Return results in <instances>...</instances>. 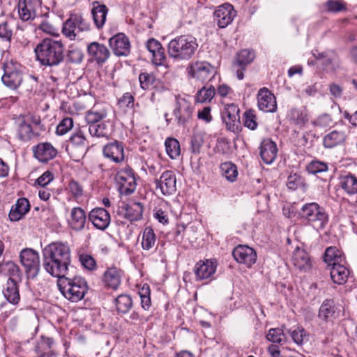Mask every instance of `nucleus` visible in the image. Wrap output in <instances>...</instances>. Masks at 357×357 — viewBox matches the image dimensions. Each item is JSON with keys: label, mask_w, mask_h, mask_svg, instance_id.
Wrapping results in <instances>:
<instances>
[{"label": "nucleus", "mask_w": 357, "mask_h": 357, "mask_svg": "<svg viewBox=\"0 0 357 357\" xmlns=\"http://www.w3.org/2000/svg\"><path fill=\"white\" fill-rule=\"evenodd\" d=\"M87 52L90 59L98 65H102L110 57L111 52L104 44L92 42L87 46Z\"/></svg>", "instance_id": "15"}, {"label": "nucleus", "mask_w": 357, "mask_h": 357, "mask_svg": "<svg viewBox=\"0 0 357 357\" xmlns=\"http://www.w3.org/2000/svg\"><path fill=\"white\" fill-rule=\"evenodd\" d=\"M116 181L121 194L129 195L136 189L137 179L135 172L130 167L120 169L116 174Z\"/></svg>", "instance_id": "7"}, {"label": "nucleus", "mask_w": 357, "mask_h": 357, "mask_svg": "<svg viewBox=\"0 0 357 357\" xmlns=\"http://www.w3.org/2000/svg\"><path fill=\"white\" fill-rule=\"evenodd\" d=\"M34 135L33 131L25 117L19 118L18 137L22 141H29Z\"/></svg>", "instance_id": "42"}, {"label": "nucleus", "mask_w": 357, "mask_h": 357, "mask_svg": "<svg viewBox=\"0 0 357 357\" xmlns=\"http://www.w3.org/2000/svg\"><path fill=\"white\" fill-rule=\"evenodd\" d=\"M17 8L19 17L22 20L28 21L35 17L36 13L30 1L19 0Z\"/></svg>", "instance_id": "35"}, {"label": "nucleus", "mask_w": 357, "mask_h": 357, "mask_svg": "<svg viewBox=\"0 0 357 357\" xmlns=\"http://www.w3.org/2000/svg\"><path fill=\"white\" fill-rule=\"evenodd\" d=\"M86 221L85 211L80 207L72 208L68 219L69 227L75 231H80L84 229Z\"/></svg>", "instance_id": "23"}, {"label": "nucleus", "mask_w": 357, "mask_h": 357, "mask_svg": "<svg viewBox=\"0 0 357 357\" xmlns=\"http://www.w3.org/2000/svg\"><path fill=\"white\" fill-rule=\"evenodd\" d=\"M108 8L105 4H102L98 1L92 3L91 15L94 24L96 28L100 29L103 27L105 24Z\"/></svg>", "instance_id": "26"}, {"label": "nucleus", "mask_w": 357, "mask_h": 357, "mask_svg": "<svg viewBox=\"0 0 357 357\" xmlns=\"http://www.w3.org/2000/svg\"><path fill=\"white\" fill-rule=\"evenodd\" d=\"M89 29V25L80 15H72L63 25L62 33L71 40L81 31Z\"/></svg>", "instance_id": "10"}, {"label": "nucleus", "mask_w": 357, "mask_h": 357, "mask_svg": "<svg viewBox=\"0 0 357 357\" xmlns=\"http://www.w3.org/2000/svg\"><path fill=\"white\" fill-rule=\"evenodd\" d=\"M340 185L349 195L357 193V178L351 174L342 176Z\"/></svg>", "instance_id": "41"}, {"label": "nucleus", "mask_w": 357, "mask_h": 357, "mask_svg": "<svg viewBox=\"0 0 357 357\" xmlns=\"http://www.w3.org/2000/svg\"><path fill=\"white\" fill-rule=\"evenodd\" d=\"M220 171L222 175L230 182L235 181L238 174L236 166L231 162L222 163L220 165Z\"/></svg>", "instance_id": "47"}, {"label": "nucleus", "mask_w": 357, "mask_h": 357, "mask_svg": "<svg viewBox=\"0 0 357 357\" xmlns=\"http://www.w3.org/2000/svg\"><path fill=\"white\" fill-rule=\"evenodd\" d=\"M142 248L144 250L149 251L156 245V236L151 227L144 228L142 234Z\"/></svg>", "instance_id": "39"}, {"label": "nucleus", "mask_w": 357, "mask_h": 357, "mask_svg": "<svg viewBox=\"0 0 357 357\" xmlns=\"http://www.w3.org/2000/svg\"><path fill=\"white\" fill-rule=\"evenodd\" d=\"M333 123V119L328 114H323L320 115L314 121V124L320 127H328Z\"/></svg>", "instance_id": "64"}, {"label": "nucleus", "mask_w": 357, "mask_h": 357, "mask_svg": "<svg viewBox=\"0 0 357 357\" xmlns=\"http://www.w3.org/2000/svg\"><path fill=\"white\" fill-rule=\"evenodd\" d=\"M194 107L185 98H176L173 114L178 126H185L192 118Z\"/></svg>", "instance_id": "11"}, {"label": "nucleus", "mask_w": 357, "mask_h": 357, "mask_svg": "<svg viewBox=\"0 0 357 357\" xmlns=\"http://www.w3.org/2000/svg\"><path fill=\"white\" fill-rule=\"evenodd\" d=\"M257 105L263 112H274L277 109L275 97L268 89L262 88L258 91Z\"/></svg>", "instance_id": "20"}, {"label": "nucleus", "mask_w": 357, "mask_h": 357, "mask_svg": "<svg viewBox=\"0 0 357 357\" xmlns=\"http://www.w3.org/2000/svg\"><path fill=\"white\" fill-rule=\"evenodd\" d=\"M34 52L43 66H58L64 59V46L61 40L45 38L37 45Z\"/></svg>", "instance_id": "2"}, {"label": "nucleus", "mask_w": 357, "mask_h": 357, "mask_svg": "<svg viewBox=\"0 0 357 357\" xmlns=\"http://www.w3.org/2000/svg\"><path fill=\"white\" fill-rule=\"evenodd\" d=\"M88 130L92 137L98 138L108 139L111 135V130L105 122L88 125Z\"/></svg>", "instance_id": "36"}, {"label": "nucleus", "mask_w": 357, "mask_h": 357, "mask_svg": "<svg viewBox=\"0 0 357 357\" xmlns=\"http://www.w3.org/2000/svg\"><path fill=\"white\" fill-rule=\"evenodd\" d=\"M243 124L251 130L257 129L258 123L257 122V116L253 110H248L244 113Z\"/></svg>", "instance_id": "53"}, {"label": "nucleus", "mask_w": 357, "mask_h": 357, "mask_svg": "<svg viewBox=\"0 0 357 357\" xmlns=\"http://www.w3.org/2000/svg\"><path fill=\"white\" fill-rule=\"evenodd\" d=\"M17 282L12 280H8L3 289L4 298L13 305H17L20 301V295Z\"/></svg>", "instance_id": "30"}, {"label": "nucleus", "mask_w": 357, "mask_h": 357, "mask_svg": "<svg viewBox=\"0 0 357 357\" xmlns=\"http://www.w3.org/2000/svg\"><path fill=\"white\" fill-rule=\"evenodd\" d=\"M30 204L27 199L20 198L17 200L8 214L9 219L11 221H18L21 220L26 213L29 211Z\"/></svg>", "instance_id": "27"}, {"label": "nucleus", "mask_w": 357, "mask_h": 357, "mask_svg": "<svg viewBox=\"0 0 357 357\" xmlns=\"http://www.w3.org/2000/svg\"><path fill=\"white\" fill-rule=\"evenodd\" d=\"M324 260L329 266L342 263L344 261L342 257L341 252L336 247H329L326 250Z\"/></svg>", "instance_id": "43"}, {"label": "nucleus", "mask_w": 357, "mask_h": 357, "mask_svg": "<svg viewBox=\"0 0 357 357\" xmlns=\"http://www.w3.org/2000/svg\"><path fill=\"white\" fill-rule=\"evenodd\" d=\"M20 261L25 268L28 277L36 278L40 270V259L38 253L31 248H26L20 252Z\"/></svg>", "instance_id": "8"}, {"label": "nucleus", "mask_w": 357, "mask_h": 357, "mask_svg": "<svg viewBox=\"0 0 357 357\" xmlns=\"http://www.w3.org/2000/svg\"><path fill=\"white\" fill-rule=\"evenodd\" d=\"M107 115L105 107L99 105H94L91 109L88 111L86 114V121L88 125L98 123L100 120L105 119Z\"/></svg>", "instance_id": "37"}, {"label": "nucleus", "mask_w": 357, "mask_h": 357, "mask_svg": "<svg viewBox=\"0 0 357 357\" xmlns=\"http://www.w3.org/2000/svg\"><path fill=\"white\" fill-rule=\"evenodd\" d=\"M284 333L282 329L276 328H271L269 330L268 333L266 335V338L268 341L274 343H282L284 339Z\"/></svg>", "instance_id": "59"}, {"label": "nucleus", "mask_w": 357, "mask_h": 357, "mask_svg": "<svg viewBox=\"0 0 357 357\" xmlns=\"http://www.w3.org/2000/svg\"><path fill=\"white\" fill-rule=\"evenodd\" d=\"M54 179V175L50 171H46L36 181V184L42 188L47 185Z\"/></svg>", "instance_id": "63"}, {"label": "nucleus", "mask_w": 357, "mask_h": 357, "mask_svg": "<svg viewBox=\"0 0 357 357\" xmlns=\"http://www.w3.org/2000/svg\"><path fill=\"white\" fill-rule=\"evenodd\" d=\"M291 260L294 266L301 271H307L311 267V261L308 253L305 250L298 247L294 251Z\"/></svg>", "instance_id": "28"}, {"label": "nucleus", "mask_w": 357, "mask_h": 357, "mask_svg": "<svg viewBox=\"0 0 357 357\" xmlns=\"http://www.w3.org/2000/svg\"><path fill=\"white\" fill-rule=\"evenodd\" d=\"M278 149L276 144L270 139H264L260 146V155L266 164H271L276 158Z\"/></svg>", "instance_id": "24"}, {"label": "nucleus", "mask_w": 357, "mask_h": 357, "mask_svg": "<svg viewBox=\"0 0 357 357\" xmlns=\"http://www.w3.org/2000/svg\"><path fill=\"white\" fill-rule=\"evenodd\" d=\"M222 119L227 129L233 132H238L240 123L239 108L234 104L227 105L222 112Z\"/></svg>", "instance_id": "14"}, {"label": "nucleus", "mask_w": 357, "mask_h": 357, "mask_svg": "<svg viewBox=\"0 0 357 357\" xmlns=\"http://www.w3.org/2000/svg\"><path fill=\"white\" fill-rule=\"evenodd\" d=\"M1 271L9 276L8 280L17 282L20 279L21 272L17 264L9 261L3 264L1 266Z\"/></svg>", "instance_id": "46"}, {"label": "nucleus", "mask_w": 357, "mask_h": 357, "mask_svg": "<svg viewBox=\"0 0 357 357\" xmlns=\"http://www.w3.org/2000/svg\"><path fill=\"white\" fill-rule=\"evenodd\" d=\"M255 59V53L249 50H243L238 52L233 62V68H245Z\"/></svg>", "instance_id": "38"}, {"label": "nucleus", "mask_w": 357, "mask_h": 357, "mask_svg": "<svg viewBox=\"0 0 357 357\" xmlns=\"http://www.w3.org/2000/svg\"><path fill=\"white\" fill-rule=\"evenodd\" d=\"M328 169V165L319 160H312L306 166L307 172L311 174L326 172Z\"/></svg>", "instance_id": "50"}, {"label": "nucleus", "mask_w": 357, "mask_h": 357, "mask_svg": "<svg viewBox=\"0 0 357 357\" xmlns=\"http://www.w3.org/2000/svg\"><path fill=\"white\" fill-rule=\"evenodd\" d=\"M123 271L116 268H108L103 274L102 282L105 285L112 289H117L121 282Z\"/></svg>", "instance_id": "25"}, {"label": "nucleus", "mask_w": 357, "mask_h": 357, "mask_svg": "<svg viewBox=\"0 0 357 357\" xmlns=\"http://www.w3.org/2000/svg\"><path fill=\"white\" fill-rule=\"evenodd\" d=\"M301 218L317 229H324L328 222L325 209L316 202L305 204L299 212Z\"/></svg>", "instance_id": "5"}, {"label": "nucleus", "mask_w": 357, "mask_h": 357, "mask_svg": "<svg viewBox=\"0 0 357 357\" xmlns=\"http://www.w3.org/2000/svg\"><path fill=\"white\" fill-rule=\"evenodd\" d=\"M236 16V11L234 6L228 3L218 6L213 13L214 22L220 29H224L229 25Z\"/></svg>", "instance_id": "12"}, {"label": "nucleus", "mask_w": 357, "mask_h": 357, "mask_svg": "<svg viewBox=\"0 0 357 357\" xmlns=\"http://www.w3.org/2000/svg\"><path fill=\"white\" fill-rule=\"evenodd\" d=\"M232 255L237 262L245 264L247 267H250L257 260V253L255 250L244 245L236 246Z\"/></svg>", "instance_id": "17"}, {"label": "nucleus", "mask_w": 357, "mask_h": 357, "mask_svg": "<svg viewBox=\"0 0 357 357\" xmlns=\"http://www.w3.org/2000/svg\"><path fill=\"white\" fill-rule=\"evenodd\" d=\"M134 97L130 93H125L118 100V105L125 112L134 107Z\"/></svg>", "instance_id": "54"}, {"label": "nucleus", "mask_w": 357, "mask_h": 357, "mask_svg": "<svg viewBox=\"0 0 357 357\" xmlns=\"http://www.w3.org/2000/svg\"><path fill=\"white\" fill-rule=\"evenodd\" d=\"M290 336L295 343L302 344L305 341H307V332L303 328H297L296 329H290L288 331Z\"/></svg>", "instance_id": "52"}, {"label": "nucleus", "mask_w": 357, "mask_h": 357, "mask_svg": "<svg viewBox=\"0 0 357 357\" xmlns=\"http://www.w3.org/2000/svg\"><path fill=\"white\" fill-rule=\"evenodd\" d=\"M287 186L289 189L295 190L301 188L303 191L307 188L305 178L298 173H291L287 177Z\"/></svg>", "instance_id": "40"}, {"label": "nucleus", "mask_w": 357, "mask_h": 357, "mask_svg": "<svg viewBox=\"0 0 357 357\" xmlns=\"http://www.w3.org/2000/svg\"><path fill=\"white\" fill-rule=\"evenodd\" d=\"M155 183L165 196L174 195L176 191V175L172 171H165L159 178L155 180Z\"/></svg>", "instance_id": "13"}, {"label": "nucleus", "mask_w": 357, "mask_h": 357, "mask_svg": "<svg viewBox=\"0 0 357 357\" xmlns=\"http://www.w3.org/2000/svg\"><path fill=\"white\" fill-rule=\"evenodd\" d=\"M140 86L144 90H149L153 87L158 86L160 81L155 77L153 73L147 72L141 73L139 75Z\"/></svg>", "instance_id": "45"}, {"label": "nucleus", "mask_w": 357, "mask_h": 357, "mask_svg": "<svg viewBox=\"0 0 357 357\" xmlns=\"http://www.w3.org/2000/svg\"><path fill=\"white\" fill-rule=\"evenodd\" d=\"M22 79V73L13 69L6 70L1 77L2 82L12 89H16L21 84Z\"/></svg>", "instance_id": "31"}, {"label": "nucleus", "mask_w": 357, "mask_h": 357, "mask_svg": "<svg viewBox=\"0 0 357 357\" xmlns=\"http://www.w3.org/2000/svg\"><path fill=\"white\" fill-rule=\"evenodd\" d=\"M318 317L324 321H331L335 318V308L333 301H324L319 307Z\"/></svg>", "instance_id": "34"}, {"label": "nucleus", "mask_w": 357, "mask_h": 357, "mask_svg": "<svg viewBox=\"0 0 357 357\" xmlns=\"http://www.w3.org/2000/svg\"><path fill=\"white\" fill-rule=\"evenodd\" d=\"M58 278L59 289L66 298L75 303L83 299L88 291V285L84 278L81 277L68 278L65 275Z\"/></svg>", "instance_id": "4"}, {"label": "nucleus", "mask_w": 357, "mask_h": 357, "mask_svg": "<svg viewBox=\"0 0 357 357\" xmlns=\"http://www.w3.org/2000/svg\"><path fill=\"white\" fill-rule=\"evenodd\" d=\"M73 126V120L72 118H64L57 126L56 133L59 135L66 134Z\"/></svg>", "instance_id": "58"}, {"label": "nucleus", "mask_w": 357, "mask_h": 357, "mask_svg": "<svg viewBox=\"0 0 357 357\" xmlns=\"http://www.w3.org/2000/svg\"><path fill=\"white\" fill-rule=\"evenodd\" d=\"M109 44L114 54L117 56H126L130 52V43L128 38L119 33L109 40Z\"/></svg>", "instance_id": "16"}, {"label": "nucleus", "mask_w": 357, "mask_h": 357, "mask_svg": "<svg viewBox=\"0 0 357 357\" xmlns=\"http://www.w3.org/2000/svg\"><path fill=\"white\" fill-rule=\"evenodd\" d=\"M89 219L96 229L104 231L110 224L109 213L104 208H95L89 214Z\"/></svg>", "instance_id": "19"}, {"label": "nucleus", "mask_w": 357, "mask_h": 357, "mask_svg": "<svg viewBox=\"0 0 357 357\" xmlns=\"http://www.w3.org/2000/svg\"><path fill=\"white\" fill-rule=\"evenodd\" d=\"M54 344V340L49 337H41V340L38 343L36 349L41 354H45L46 351L50 349Z\"/></svg>", "instance_id": "60"}, {"label": "nucleus", "mask_w": 357, "mask_h": 357, "mask_svg": "<svg viewBox=\"0 0 357 357\" xmlns=\"http://www.w3.org/2000/svg\"><path fill=\"white\" fill-rule=\"evenodd\" d=\"M45 270L55 278L64 276L71 262V251L67 243L53 242L43 250Z\"/></svg>", "instance_id": "1"}, {"label": "nucleus", "mask_w": 357, "mask_h": 357, "mask_svg": "<svg viewBox=\"0 0 357 357\" xmlns=\"http://www.w3.org/2000/svg\"><path fill=\"white\" fill-rule=\"evenodd\" d=\"M103 155L112 161L119 163L124 160V147L122 142L114 141L103 147Z\"/></svg>", "instance_id": "21"}, {"label": "nucleus", "mask_w": 357, "mask_h": 357, "mask_svg": "<svg viewBox=\"0 0 357 357\" xmlns=\"http://www.w3.org/2000/svg\"><path fill=\"white\" fill-rule=\"evenodd\" d=\"M165 145L166 152L172 159H176L179 156L181 149L179 142L177 139L174 138H168L166 139Z\"/></svg>", "instance_id": "49"}, {"label": "nucleus", "mask_w": 357, "mask_h": 357, "mask_svg": "<svg viewBox=\"0 0 357 357\" xmlns=\"http://www.w3.org/2000/svg\"><path fill=\"white\" fill-rule=\"evenodd\" d=\"M327 10L331 13H337L347 10L346 3L341 0H328L326 3Z\"/></svg>", "instance_id": "56"}, {"label": "nucleus", "mask_w": 357, "mask_h": 357, "mask_svg": "<svg viewBox=\"0 0 357 357\" xmlns=\"http://www.w3.org/2000/svg\"><path fill=\"white\" fill-rule=\"evenodd\" d=\"M116 310L119 312L126 314L132 306V300L128 294H121L115 299Z\"/></svg>", "instance_id": "48"}, {"label": "nucleus", "mask_w": 357, "mask_h": 357, "mask_svg": "<svg viewBox=\"0 0 357 357\" xmlns=\"http://www.w3.org/2000/svg\"><path fill=\"white\" fill-rule=\"evenodd\" d=\"M345 139L346 135L344 132L333 130L324 137L323 143L326 148L331 149L342 144Z\"/></svg>", "instance_id": "33"}, {"label": "nucleus", "mask_w": 357, "mask_h": 357, "mask_svg": "<svg viewBox=\"0 0 357 357\" xmlns=\"http://www.w3.org/2000/svg\"><path fill=\"white\" fill-rule=\"evenodd\" d=\"M186 71L189 77L204 82L212 77L213 68L208 62L197 61L191 62Z\"/></svg>", "instance_id": "9"}, {"label": "nucleus", "mask_w": 357, "mask_h": 357, "mask_svg": "<svg viewBox=\"0 0 357 357\" xmlns=\"http://www.w3.org/2000/svg\"><path fill=\"white\" fill-rule=\"evenodd\" d=\"M204 143L202 136L199 134L193 135L191 139V152L194 154H199L200 153L201 147Z\"/></svg>", "instance_id": "61"}, {"label": "nucleus", "mask_w": 357, "mask_h": 357, "mask_svg": "<svg viewBox=\"0 0 357 357\" xmlns=\"http://www.w3.org/2000/svg\"><path fill=\"white\" fill-rule=\"evenodd\" d=\"M217 264L215 261L206 259L199 261L194 267V273L197 281L211 279L215 274Z\"/></svg>", "instance_id": "18"}, {"label": "nucleus", "mask_w": 357, "mask_h": 357, "mask_svg": "<svg viewBox=\"0 0 357 357\" xmlns=\"http://www.w3.org/2000/svg\"><path fill=\"white\" fill-rule=\"evenodd\" d=\"M215 93V88L211 86L208 88L202 87L198 91L196 95V100L198 102H204L211 101Z\"/></svg>", "instance_id": "51"}, {"label": "nucleus", "mask_w": 357, "mask_h": 357, "mask_svg": "<svg viewBox=\"0 0 357 357\" xmlns=\"http://www.w3.org/2000/svg\"><path fill=\"white\" fill-rule=\"evenodd\" d=\"M89 146L84 131L77 129L70 136L66 146V151L75 161H79L86 153Z\"/></svg>", "instance_id": "6"}, {"label": "nucleus", "mask_w": 357, "mask_h": 357, "mask_svg": "<svg viewBox=\"0 0 357 357\" xmlns=\"http://www.w3.org/2000/svg\"><path fill=\"white\" fill-rule=\"evenodd\" d=\"M152 54V61L156 66H162L166 60L165 49L162 46L158 50H156Z\"/></svg>", "instance_id": "62"}, {"label": "nucleus", "mask_w": 357, "mask_h": 357, "mask_svg": "<svg viewBox=\"0 0 357 357\" xmlns=\"http://www.w3.org/2000/svg\"><path fill=\"white\" fill-rule=\"evenodd\" d=\"M289 121L302 127L308 121L307 109L305 107L292 108L288 113Z\"/></svg>", "instance_id": "32"}, {"label": "nucleus", "mask_w": 357, "mask_h": 357, "mask_svg": "<svg viewBox=\"0 0 357 357\" xmlns=\"http://www.w3.org/2000/svg\"><path fill=\"white\" fill-rule=\"evenodd\" d=\"M139 294L141 298L142 307L144 310H149L151 304L149 287L147 284H144L139 291Z\"/></svg>", "instance_id": "57"}, {"label": "nucleus", "mask_w": 357, "mask_h": 357, "mask_svg": "<svg viewBox=\"0 0 357 357\" xmlns=\"http://www.w3.org/2000/svg\"><path fill=\"white\" fill-rule=\"evenodd\" d=\"M143 213V206L139 202H134L129 204L126 208L125 216L130 221H136L142 218Z\"/></svg>", "instance_id": "44"}, {"label": "nucleus", "mask_w": 357, "mask_h": 357, "mask_svg": "<svg viewBox=\"0 0 357 357\" xmlns=\"http://www.w3.org/2000/svg\"><path fill=\"white\" fill-rule=\"evenodd\" d=\"M34 157L41 162H47L57 155V150L49 142H43L33 147Z\"/></svg>", "instance_id": "22"}, {"label": "nucleus", "mask_w": 357, "mask_h": 357, "mask_svg": "<svg viewBox=\"0 0 357 357\" xmlns=\"http://www.w3.org/2000/svg\"><path fill=\"white\" fill-rule=\"evenodd\" d=\"M198 44L197 39L190 35H182L172 39L168 44V54L174 59L189 60L195 54Z\"/></svg>", "instance_id": "3"}, {"label": "nucleus", "mask_w": 357, "mask_h": 357, "mask_svg": "<svg viewBox=\"0 0 357 357\" xmlns=\"http://www.w3.org/2000/svg\"><path fill=\"white\" fill-rule=\"evenodd\" d=\"M349 269L341 263L333 264L330 275L333 282L337 284H344L349 276Z\"/></svg>", "instance_id": "29"}, {"label": "nucleus", "mask_w": 357, "mask_h": 357, "mask_svg": "<svg viewBox=\"0 0 357 357\" xmlns=\"http://www.w3.org/2000/svg\"><path fill=\"white\" fill-rule=\"evenodd\" d=\"M79 261H80L82 266L89 271H94L97 268L96 260L91 255L89 254L79 255Z\"/></svg>", "instance_id": "55"}]
</instances>
